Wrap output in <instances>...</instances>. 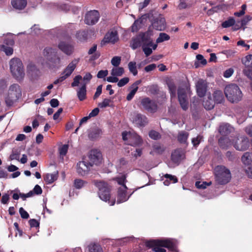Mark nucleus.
<instances>
[{
  "label": "nucleus",
  "mask_w": 252,
  "mask_h": 252,
  "mask_svg": "<svg viewBox=\"0 0 252 252\" xmlns=\"http://www.w3.org/2000/svg\"><path fill=\"white\" fill-rule=\"evenodd\" d=\"M86 84H84L77 91V96L80 101H83L86 98Z\"/></svg>",
  "instance_id": "nucleus-33"
},
{
  "label": "nucleus",
  "mask_w": 252,
  "mask_h": 252,
  "mask_svg": "<svg viewBox=\"0 0 252 252\" xmlns=\"http://www.w3.org/2000/svg\"><path fill=\"white\" fill-rule=\"evenodd\" d=\"M168 87L171 98L175 97L176 95V86L173 83L168 84Z\"/></svg>",
  "instance_id": "nucleus-44"
},
{
  "label": "nucleus",
  "mask_w": 252,
  "mask_h": 252,
  "mask_svg": "<svg viewBox=\"0 0 252 252\" xmlns=\"http://www.w3.org/2000/svg\"><path fill=\"white\" fill-rule=\"evenodd\" d=\"M102 130L98 127L91 128L88 132V137L91 140H95L101 137Z\"/></svg>",
  "instance_id": "nucleus-20"
},
{
  "label": "nucleus",
  "mask_w": 252,
  "mask_h": 252,
  "mask_svg": "<svg viewBox=\"0 0 252 252\" xmlns=\"http://www.w3.org/2000/svg\"><path fill=\"white\" fill-rule=\"evenodd\" d=\"M189 134L185 131H181L179 132L177 140L178 142L181 144H185L187 142L189 137Z\"/></svg>",
  "instance_id": "nucleus-34"
},
{
  "label": "nucleus",
  "mask_w": 252,
  "mask_h": 252,
  "mask_svg": "<svg viewBox=\"0 0 252 252\" xmlns=\"http://www.w3.org/2000/svg\"><path fill=\"white\" fill-rule=\"evenodd\" d=\"M45 61L58 55L57 49L51 47H46L43 51Z\"/></svg>",
  "instance_id": "nucleus-25"
},
{
  "label": "nucleus",
  "mask_w": 252,
  "mask_h": 252,
  "mask_svg": "<svg viewBox=\"0 0 252 252\" xmlns=\"http://www.w3.org/2000/svg\"><path fill=\"white\" fill-rule=\"evenodd\" d=\"M93 183L98 189V194L99 198L105 202H108L111 205H114L115 199L110 200L111 187L109 184L103 181L94 180Z\"/></svg>",
  "instance_id": "nucleus-2"
},
{
  "label": "nucleus",
  "mask_w": 252,
  "mask_h": 252,
  "mask_svg": "<svg viewBox=\"0 0 252 252\" xmlns=\"http://www.w3.org/2000/svg\"><path fill=\"white\" fill-rule=\"evenodd\" d=\"M153 149L154 152L157 154L161 155L165 151V147L163 145L157 143L153 145Z\"/></svg>",
  "instance_id": "nucleus-38"
},
{
  "label": "nucleus",
  "mask_w": 252,
  "mask_h": 252,
  "mask_svg": "<svg viewBox=\"0 0 252 252\" xmlns=\"http://www.w3.org/2000/svg\"><path fill=\"white\" fill-rule=\"evenodd\" d=\"M99 13L97 10L90 11L87 12L85 17V23L88 25H94L98 21Z\"/></svg>",
  "instance_id": "nucleus-9"
},
{
  "label": "nucleus",
  "mask_w": 252,
  "mask_h": 252,
  "mask_svg": "<svg viewBox=\"0 0 252 252\" xmlns=\"http://www.w3.org/2000/svg\"><path fill=\"white\" fill-rule=\"evenodd\" d=\"M139 35L141 38L142 45L149 46L153 45V40L151 39V34L148 31L144 32H140Z\"/></svg>",
  "instance_id": "nucleus-21"
},
{
  "label": "nucleus",
  "mask_w": 252,
  "mask_h": 252,
  "mask_svg": "<svg viewBox=\"0 0 252 252\" xmlns=\"http://www.w3.org/2000/svg\"><path fill=\"white\" fill-rule=\"evenodd\" d=\"M142 44L141 38L138 34L135 37L132 38L131 47L133 49H136L141 46Z\"/></svg>",
  "instance_id": "nucleus-37"
},
{
  "label": "nucleus",
  "mask_w": 252,
  "mask_h": 252,
  "mask_svg": "<svg viewBox=\"0 0 252 252\" xmlns=\"http://www.w3.org/2000/svg\"><path fill=\"white\" fill-rule=\"evenodd\" d=\"M170 39V36L166 33L161 32L159 34L158 37L156 40L157 43L162 42Z\"/></svg>",
  "instance_id": "nucleus-46"
},
{
  "label": "nucleus",
  "mask_w": 252,
  "mask_h": 252,
  "mask_svg": "<svg viewBox=\"0 0 252 252\" xmlns=\"http://www.w3.org/2000/svg\"><path fill=\"white\" fill-rule=\"evenodd\" d=\"M59 48L66 55H70L73 52V46L64 42H61L58 45Z\"/></svg>",
  "instance_id": "nucleus-23"
},
{
  "label": "nucleus",
  "mask_w": 252,
  "mask_h": 252,
  "mask_svg": "<svg viewBox=\"0 0 252 252\" xmlns=\"http://www.w3.org/2000/svg\"><path fill=\"white\" fill-rule=\"evenodd\" d=\"M142 20L139 19L135 20L131 27V30L133 32H137L139 30L138 27L142 23Z\"/></svg>",
  "instance_id": "nucleus-56"
},
{
  "label": "nucleus",
  "mask_w": 252,
  "mask_h": 252,
  "mask_svg": "<svg viewBox=\"0 0 252 252\" xmlns=\"http://www.w3.org/2000/svg\"><path fill=\"white\" fill-rule=\"evenodd\" d=\"M10 68L13 76L17 80L22 79L24 70L22 61L18 58H13L10 61Z\"/></svg>",
  "instance_id": "nucleus-6"
},
{
  "label": "nucleus",
  "mask_w": 252,
  "mask_h": 252,
  "mask_svg": "<svg viewBox=\"0 0 252 252\" xmlns=\"http://www.w3.org/2000/svg\"><path fill=\"white\" fill-rule=\"evenodd\" d=\"M141 83V80H137L131 86V88L132 89V90L129 92V93L126 96V99L128 101H130L133 98L135 94H136L138 89V86Z\"/></svg>",
  "instance_id": "nucleus-29"
},
{
  "label": "nucleus",
  "mask_w": 252,
  "mask_h": 252,
  "mask_svg": "<svg viewBox=\"0 0 252 252\" xmlns=\"http://www.w3.org/2000/svg\"><path fill=\"white\" fill-rule=\"evenodd\" d=\"M207 83L205 80L199 79L196 84L197 94L200 97L205 96L207 90Z\"/></svg>",
  "instance_id": "nucleus-11"
},
{
  "label": "nucleus",
  "mask_w": 252,
  "mask_h": 252,
  "mask_svg": "<svg viewBox=\"0 0 252 252\" xmlns=\"http://www.w3.org/2000/svg\"><path fill=\"white\" fill-rule=\"evenodd\" d=\"M129 71L133 74L134 76H136L138 71L136 68V63L134 62H130L128 64Z\"/></svg>",
  "instance_id": "nucleus-48"
},
{
  "label": "nucleus",
  "mask_w": 252,
  "mask_h": 252,
  "mask_svg": "<svg viewBox=\"0 0 252 252\" xmlns=\"http://www.w3.org/2000/svg\"><path fill=\"white\" fill-rule=\"evenodd\" d=\"M140 104L144 110L151 113H155L158 110L156 102L148 97L142 98Z\"/></svg>",
  "instance_id": "nucleus-7"
},
{
  "label": "nucleus",
  "mask_w": 252,
  "mask_h": 252,
  "mask_svg": "<svg viewBox=\"0 0 252 252\" xmlns=\"http://www.w3.org/2000/svg\"><path fill=\"white\" fill-rule=\"evenodd\" d=\"M215 179L220 185H225L231 178L230 170L224 166L218 165L215 169Z\"/></svg>",
  "instance_id": "nucleus-4"
},
{
  "label": "nucleus",
  "mask_w": 252,
  "mask_h": 252,
  "mask_svg": "<svg viewBox=\"0 0 252 252\" xmlns=\"http://www.w3.org/2000/svg\"><path fill=\"white\" fill-rule=\"evenodd\" d=\"M57 174H47L44 177V180L48 184H52L57 179Z\"/></svg>",
  "instance_id": "nucleus-42"
},
{
  "label": "nucleus",
  "mask_w": 252,
  "mask_h": 252,
  "mask_svg": "<svg viewBox=\"0 0 252 252\" xmlns=\"http://www.w3.org/2000/svg\"><path fill=\"white\" fill-rule=\"evenodd\" d=\"M235 21L232 17H229L227 20L224 21L221 24V26L223 28H227L231 27L234 25Z\"/></svg>",
  "instance_id": "nucleus-45"
},
{
  "label": "nucleus",
  "mask_w": 252,
  "mask_h": 252,
  "mask_svg": "<svg viewBox=\"0 0 252 252\" xmlns=\"http://www.w3.org/2000/svg\"><path fill=\"white\" fill-rule=\"evenodd\" d=\"M121 61V59L120 57L115 56L112 59L111 62L113 66L117 67L120 64Z\"/></svg>",
  "instance_id": "nucleus-57"
},
{
  "label": "nucleus",
  "mask_w": 252,
  "mask_h": 252,
  "mask_svg": "<svg viewBox=\"0 0 252 252\" xmlns=\"http://www.w3.org/2000/svg\"><path fill=\"white\" fill-rule=\"evenodd\" d=\"M68 145L66 144L63 145L62 147H61L59 149V153L60 155L64 156H65L68 151Z\"/></svg>",
  "instance_id": "nucleus-61"
},
{
  "label": "nucleus",
  "mask_w": 252,
  "mask_h": 252,
  "mask_svg": "<svg viewBox=\"0 0 252 252\" xmlns=\"http://www.w3.org/2000/svg\"><path fill=\"white\" fill-rule=\"evenodd\" d=\"M252 19V17L250 15L245 16L240 21L241 25L239 26L236 24L234 30H237L240 29L241 28H243L244 30L245 29V26L247 25L248 22Z\"/></svg>",
  "instance_id": "nucleus-35"
},
{
  "label": "nucleus",
  "mask_w": 252,
  "mask_h": 252,
  "mask_svg": "<svg viewBox=\"0 0 252 252\" xmlns=\"http://www.w3.org/2000/svg\"><path fill=\"white\" fill-rule=\"evenodd\" d=\"M224 93L228 100L231 103H237L242 98V93L239 87L236 84H231L226 86Z\"/></svg>",
  "instance_id": "nucleus-3"
},
{
  "label": "nucleus",
  "mask_w": 252,
  "mask_h": 252,
  "mask_svg": "<svg viewBox=\"0 0 252 252\" xmlns=\"http://www.w3.org/2000/svg\"><path fill=\"white\" fill-rule=\"evenodd\" d=\"M89 252H103L100 245L97 244H91L89 246Z\"/></svg>",
  "instance_id": "nucleus-40"
},
{
  "label": "nucleus",
  "mask_w": 252,
  "mask_h": 252,
  "mask_svg": "<svg viewBox=\"0 0 252 252\" xmlns=\"http://www.w3.org/2000/svg\"><path fill=\"white\" fill-rule=\"evenodd\" d=\"M0 50L4 52L7 56H10L13 53V49L12 47L4 45L0 46Z\"/></svg>",
  "instance_id": "nucleus-49"
},
{
  "label": "nucleus",
  "mask_w": 252,
  "mask_h": 252,
  "mask_svg": "<svg viewBox=\"0 0 252 252\" xmlns=\"http://www.w3.org/2000/svg\"><path fill=\"white\" fill-rule=\"evenodd\" d=\"M149 45H142L143 51L146 57L149 56L152 53V49L148 47Z\"/></svg>",
  "instance_id": "nucleus-54"
},
{
  "label": "nucleus",
  "mask_w": 252,
  "mask_h": 252,
  "mask_svg": "<svg viewBox=\"0 0 252 252\" xmlns=\"http://www.w3.org/2000/svg\"><path fill=\"white\" fill-rule=\"evenodd\" d=\"M87 182L85 181L80 179H76L74 181V186L77 189H80L87 184Z\"/></svg>",
  "instance_id": "nucleus-47"
},
{
  "label": "nucleus",
  "mask_w": 252,
  "mask_h": 252,
  "mask_svg": "<svg viewBox=\"0 0 252 252\" xmlns=\"http://www.w3.org/2000/svg\"><path fill=\"white\" fill-rule=\"evenodd\" d=\"M149 136L151 139L154 140H158L161 138V135L159 132L154 130H152L149 132Z\"/></svg>",
  "instance_id": "nucleus-52"
},
{
  "label": "nucleus",
  "mask_w": 252,
  "mask_h": 252,
  "mask_svg": "<svg viewBox=\"0 0 252 252\" xmlns=\"http://www.w3.org/2000/svg\"><path fill=\"white\" fill-rule=\"evenodd\" d=\"M147 247L152 248L155 252H166V250L161 247L167 248L170 251L177 250L176 245L169 240H151L145 242Z\"/></svg>",
  "instance_id": "nucleus-1"
},
{
  "label": "nucleus",
  "mask_w": 252,
  "mask_h": 252,
  "mask_svg": "<svg viewBox=\"0 0 252 252\" xmlns=\"http://www.w3.org/2000/svg\"><path fill=\"white\" fill-rule=\"evenodd\" d=\"M184 156L183 151L179 149L175 150L172 153L171 158L172 161L175 163H179Z\"/></svg>",
  "instance_id": "nucleus-26"
},
{
  "label": "nucleus",
  "mask_w": 252,
  "mask_h": 252,
  "mask_svg": "<svg viewBox=\"0 0 252 252\" xmlns=\"http://www.w3.org/2000/svg\"><path fill=\"white\" fill-rule=\"evenodd\" d=\"M211 182L207 183L206 182H201L200 181H197L195 182V187L199 189H205L207 186H210Z\"/></svg>",
  "instance_id": "nucleus-50"
},
{
  "label": "nucleus",
  "mask_w": 252,
  "mask_h": 252,
  "mask_svg": "<svg viewBox=\"0 0 252 252\" xmlns=\"http://www.w3.org/2000/svg\"><path fill=\"white\" fill-rule=\"evenodd\" d=\"M124 73V69L122 67H118L116 68H113L112 70L111 74L112 76H121Z\"/></svg>",
  "instance_id": "nucleus-43"
},
{
  "label": "nucleus",
  "mask_w": 252,
  "mask_h": 252,
  "mask_svg": "<svg viewBox=\"0 0 252 252\" xmlns=\"http://www.w3.org/2000/svg\"><path fill=\"white\" fill-rule=\"evenodd\" d=\"M233 130V127L228 124H224L220 125L219 129L220 133L222 136H225L230 134Z\"/></svg>",
  "instance_id": "nucleus-27"
},
{
  "label": "nucleus",
  "mask_w": 252,
  "mask_h": 252,
  "mask_svg": "<svg viewBox=\"0 0 252 252\" xmlns=\"http://www.w3.org/2000/svg\"><path fill=\"white\" fill-rule=\"evenodd\" d=\"M45 64L50 69L58 68L60 66L61 59L58 55H56L46 60Z\"/></svg>",
  "instance_id": "nucleus-13"
},
{
  "label": "nucleus",
  "mask_w": 252,
  "mask_h": 252,
  "mask_svg": "<svg viewBox=\"0 0 252 252\" xmlns=\"http://www.w3.org/2000/svg\"><path fill=\"white\" fill-rule=\"evenodd\" d=\"M82 77L81 75H78L76 76L73 79V82L71 83V87H74L78 86L80 83V81L82 80Z\"/></svg>",
  "instance_id": "nucleus-59"
},
{
  "label": "nucleus",
  "mask_w": 252,
  "mask_h": 252,
  "mask_svg": "<svg viewBox=\"0 0 252 252\" xmlns=\"http://www.w3.org/2000/svg\"><path fill=\"white\" fill-rule=\"evenodd\" d=\"M242 161L245 164H249L251 161V156L249 153H245L242 157Z\"/></svg>",
  "instance_id": "nucleus-51"
},
{
  "label": "nucleus",
  "mask_w": 252,
  "mask_h": 252,
  "mask_svg": "<svg viewBox=\"0 0 252 252\" xmlns=\"http://www.w3.org/2000/svg\"><path fill=\"white\" fill-rule=\"evenodd\" d=\"M119 39L118 33L117 31H112L110 32L107 33L103 40L102 41V42H103L104 43H115Z\"/></svg>",
  "instance_id": "nucleus-19"
},
{
  "label": "nucleus",
  "mask_w": 252,
  "mask_h": 252,
  "mask_svg": "<svg viewBox=\"0 0 252 252\" xmlns=\"http://www.w3.org/2000/svg\"><path fill=\"white\" fill-rule=\"evenodd\" d=\"M219 145L221 149H226L231 145V141L229 138L225 136H222L218 141Z\"/></svg>",
  "instance_id": "nucleus-32"
},
{
  "label": "nucleus",
  "mask_w": 252,
  "mask_h": 252,
  "mask_svg": "<svg viewBox=\"0 0 252 252\" xmlns=\"http://www.w3.org/2000/svg\"><path fill=\"white\" fill-rule=\"evenodd\" d=\"M116 181L118 184L121 185L122 187H124L126 185V176L125 175H122V176L117 178Z\"/></svg>",
  "instance_id": "nucleus-55"
},
{
  "label": "nucleus",
  "mask_w": 252,
  "mask_h": 252,
  "mask_svg": "<svg viewBox=\"0 0 252 252\" xmlns=\"http://www.w3.org/2000/svg\"><path fill=\"white\" fill-rule=\"evenodd\" d=\"M11 5L15 9L22 10L27 5V0H11Z\"/></svg>",
  "instance_id": "nucleus-31"
},
{
  "label": "nucleus",
  "mask_w": 252,
  "mask_h": 252,
  "mask_svg": "<svg viewBox=\"0 0 252 252\" xmlns=\"http://www.w3.org/2000/svg\"><path fill=\"white\" fill-rule=\"evenodd\" d=\"M152 26L156 30H164L166 26L165 18L161 15H159L154 20V21L152 23Z\"/></svg>",
  "instance_id": "nucleus-14"
},
{
  "label": "nucleus",
  "mask_w": 252,
  "mask_h": 252,
  "mask_svg": "<svg viewBox=\"0 0 252 252\" xmlns=\"http://www.w3.org/2000/svg\"><path fill=\"white\" fill-rule=\"evenodd\" d=\"M101 153L97 150H92L89 156V162L92 166L94 164L97 165L100 162Z\"/></svg>",
  "instance_id": "nucleus-16"
},
{
  "label": "nucleus",
  "mask_w": 252,
  "mask_h": 252,
  "mask_svg": "<svg viewBox=\"0 0 252 252\" xmlns=\"http://www.w3.org/2000/svg\"><path fill=\"white\" fill-rule=\"evenodd\" d=\"M142 143V139L139 135L136 133L129 134V141L128 143L129 145L134 147H137L141 146Z\"/></svg>",
  "instance_id": "nucleus-18"
},
{
  "label": "nucleus",
  "mask_w": 252,
  "mask_h": 252,
  "mask_svg": "<svg viewBox=\"0 0 252 252\" xmlns=\"http://www.w3.org/2000/svg\"><path fill=\"white\" fill-rule=\"evenodd\" d=\"M20 155V151L18 150H12V153L10 156V159L11 160H19V158Z\"/></svg>",
  "instance_id": "nucleus-53"
},
{
  "label": "nucleus",
  "mask_w": 252,
  "mask_h": 252,
  "mask_svg": "<svg viewBox=\"0 0 252 252\" xmlns=\"http://www.w3.org/2000/svg\"><path fill=\"white\" fill-rule=\"evenodd\" d=\"M149 92L154 94H157L159 91V89L157 85H153L149 87Z\"/></svg>",
  "instance_id": "nucleus-64"
},
{
  "label": "nucleus",
  "mask_w": 252,
  "mask_h": 252,
  "mask_svg": "<svg viewBox=\"0 0 252 252\" xmlns=\"http://www.w3.org/2000/svg\"><path fill=\"white\" fill-rule=\"evenodd\" d=\"M22 95L20 87L18 84H14L9 87L8 93L5 98L7 106H11Z\"/></svg>",
  "instance_id": "nucleus-5"
},
{
  "label": "nucleus",
  "mask_w": 252,
  "mask_h": 252,
  "mask_svg": "<svg viewBox=\"0 0 252 252\" xmlns=\"http://www.w3.org/2000/svg\"><path fill=\"white\" fill-rule=\"evenodd\" d=\"M215 104L210 94H208L207 96L204 98L202 102L205 109L208 110L213 109L215 107Z\"/></svg>",
  "instance_id": "nucleus-22"
},
{
  "label": "nucleus",
  "mask_w": 252,
  "mask_h": 252,
  "mask_svg": "<svg viewBox=\"0 0 252 252\" xmlns=\"http://www.w3.org/2000/svg\"><path fill=\"white\" fill-rule=\"evenodd\" d=\"M76 38L80 41H86L88 38V32L85 31H80L76 34Z\"/></svg>",
  "instance_id": "nucleus-39"
},
{
  "label": "nucleus",
  "mask_w": 252,
  "mask_h": 252,
  "mask_svg": "<svg viewBox=\"0 0 252 252\" xmlns=\"http://www.w3.org/2000/svg\"><path fill=\"white\" fill-rule=\"evenodd\" d=\"M249 147V142L247 138H243L239 142H237L234 147L235 149L239 151H245L247 150Z\"/></svg>",
  "instance_id": "nucleus-28"
},
{
  "label": "nucleus",
  "mask_w": 252,
  "mask_h": 252,
  "mask_svg": "<svg viewBox=\"0 0 252 252\" xmlns=\"http://www.w3.org/2000/svg\"><path fill=\"white\" fill-rule=\"evenodd\" d=\"M92 166L89 161H79L77 164V172L81 176H85L89 173L90 168Z\"/></svg>",
  "instance_id": "nucleus-10"
},
{
  "label": "nucleus",
  "mask_w": 252,
  "mask_h": 252,
  "mask_svg": "<svg viewBox=\"0 0 252 252\" xmlns=\"http://www.w3.org/2000/svg\"><path fill=\"white\" fill-rule=\"evenodd\" d=\"M213 100L216 104H221L224 102L225 98L223 93L220 90L215 91L213 94Z\"/></svg>",
  "instance_id": "nucleus-24"
},
{
  "label": "nucleus",
  "mask_w": 252,
  "mask_h": 252,
  "mask_svg": "<svg viewBox=\"0 0 252 252\" xmlns=\"http://www.w3.org/2000/svg\"><path fill=\"white\" fill-rule=\"evenodd\" d=\"M177 93L178 101L181 107L183 110L186 111L189 108V102L187 99L186 90L184 88H179Z\"/></svg>",
  "instance_id": "nucleus-8"
},
{
  "label": "nucleus",
  "mask_w": 252,
  "mask_h": 252,
  "mask_svg": "<svg viewBox=\"0 0 252 252\" xmlns=\"http://www.w3.org/2000/svg\"><path fill=\"white\" fill-rule=\"evenodd\" d=\"M97 47V44H94L88 51V54L89 55H92L91 60L92 61L98 59L101 55L100 53L96 51Z\"/></svg>",
  "instance_id": "nucleus-30"
},
{
  "label": "nucleus",
  "mask_w": 252,
  "mask_h": 252,
  "mask_svg": "<svg viewBox=\"0 0 252 252\" xmlns=\"http://www.w3.org/2000/svg\"><path fill=\"white\" fill-rule=\"evenodd\" d=\"M133 123L138 127H144L148 124V119L145 115L138 113L133 118Z\"/></svg>",
  "instance_id": "nucleus-15"
},
{
  "label": "nucleus",
  "mask_w": 252,
  "mask_h": 252,
  "mask_svg": "<svg viewBox=\"0 0 252 252\" xmlns=\"http://www.w3.org/2000/svg\"><path fill=\"white\" fill-rule=\"evenodd\" d=\"M243 63L246 66L248 67V70H252V55H247L245 57V60L243 61Z\"/></svg>",
  "instance_id": "nucleus-41"
},
{
  "label": "nucleus",
  "mask_w": 252,
  "mask_h": 252,
  "mask_svg": "<svg viewBox=\"0 0 252 252\" xmlns=\"http://www.w3.org/2000/svg\"><path fill=\"white\" fill-rule=\"evenodd\" d=\"M129 80V79L128 77H124L118 81L117 85L118 87H122L128 83Z\"/></svg>",
  "instance_id": "nucleus-62"
},
{
  "label": "nucleus",
  "mask_w": 252,
  "mask_h": 252,
  "mask_svg": "<svg viewBox=\"0 0 252 252\" xmlns=\"http://www.w3.org/2000/svg\"><path fill=\"white\" fill-rule=\"evenodd\" d=\"M78 62L79 59H74L64 69L63 74H64L63 76L65 77V79L72 74L76 67V65Z\"/></svg>",
  "instance_id": "nucleus-17"
},
{
  "label": "nucleus",
  "mask_w": 252,
  "mask_h": 252,
  "mask_svg": "<svg viewBox=\"0 0 252 252\" xmlns=\"http://www.w3.org/2000/svg\"><path fill=\"white\" fill-rule=\"evenodd\" d=\"M29 224L31 227H39V222L35 219H32L29 220Z\"/></svg>",
  "instance_id": "nucleus-63"
},
{
  "label": "nucleus",
  "mask_w": 252,
  "mask_h": 252,
  "mask_svg": "<svg viewBox=\"0 0 252 252\" xmlns=\"http://www.w3.org/2000/svg\"><path fill=\"white\" fill-rule=\"evenodd\" d=\"M164 177L166 179L163 182L165 186H168L171 183H176L178 182V179L175 176L166 174L164 175Z\"/></svg>",
  "instance_id": "nucleus-36"
},
{
  "label": "nucleus",
  "mask_w": 252,
  "mask_h": 252,
  "mask_svg": "<svg viewBox=\"0 0 252 252\" xmlns=\"http://www.w3.org/2000/svg\"><path fill=\"white\" fill-rule=\"evenodd\" d=\"M19 213L22 219H28L30 217L28 213L26 211H25L22 207L20 208Z\"/></svg>",
  "instance_id": "nucleus-60"
},
{
  "label": "nucleus",
  "mask_w": 252,
  "mask_h": 252,
  "mask_svg": "<svg viewBox=\"0 0 252 252\" xmlns=\"http://www.w3.org/2000/svg\"><path fill=\"white\" fill-rule=\"evenodd\" d=\"M127 188L126 186L121 187L118 189L117 203L124 202L128 200L131 194L129 195L127 194Z\"/></svg>",
  "instance_id": "nucleus-12"
},
{
  "label": "nucleus",
  "mask_w": 252,
  "mask_h": 252,
  "mask_svg": "<svg viewBox=\"0 0 252 252\" xmlns=\"http://www.w3.org/2000/svg\"><path fill=\"white\" fill-rule=\"evenodd\" d=\"M111 100L109 98H104L103 101L98 104V106L101 108H105L110 106Z\"/></svg>",
  "instance_id": "nucleus-58"
}]
</instances>
